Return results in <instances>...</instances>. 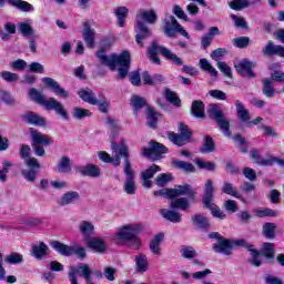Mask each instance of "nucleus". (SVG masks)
Here are the masks:
<instances>
[{
  "label": "nucleus",
  "mask_w": 284,
  "mask_h": 284,
  "mask_svg": "<svg viewBox=\"0 0 284 284\" xmlns=\"http://www.w3.org/2000/svg\"><path fill=\"white\" fill-rule=\"evenodd\" d=\"M95 55L98 57L100 63H102V65H106L110 68V70L114 71L118 68L119 79H125V77H128L132 61L130 51H123L119 55L115 53L108 55L105 54V49H101L95 53Z\"/></svg>",
  "instance_id": "obj_1"
},
{
  "label": "nucleus",
  "mask_w": 284,
  "mask_h": 284,
  "mask_svg": "<svg viewBox=\"0 0 284 284\" xmlns=\"http://www.w3.org/2000/svg\"><path fill=\"white\" fill-rule=\"evenodd\" d=\"M158 19L159 16L156 14V11H154V9L140 11L136 14L135 28L138 30V34L135 36V41L138 45H143V39H148L152 36L150 28H148L145 23H150L151 26H153V23H156Z\"/></svg>",
  "instance_id": "obj_2"
},
{
  "label": "nucleus",
  "mask_w": 284,
  "mask_h": 284,
  "mask_svg": "<svg viewBox=\"0 0 284 284\" xmlns=\"http://www.w3.org/2000/svg\"><path fill=\"white\" fill-rule=\"evenodd\" d=\"M29 97L34 101V103H38V105H43L44 110H53L55 114H59L64 121H69L70 116H68V111H65V108L63 106V103L59 102L54 98H50L49 100L45 99V95L41 94L39 90L36 88H31L29 90Z\"/></svg>",
  "instance_id": "obj_3"
},
{
  "label": "nucleus",
  "mask_w": 284,
  "mask_h": 284,
  "mask_svg": "<svg viewBox=\"0 0 284 284\" xmlns=\"http://www.w3.org/2000/svg\"><path fill=\"white\" fill-rule=\"evenodd\" d=\"M149 58L155 65H161V59L158 54H162L166 61L174 63L175 65H183V59L172 52L170 49L159 44L156 41H153L148 50Z\"/></svg>",
  "instance_id": "obj_4"
},
{
  "label": "nucleus",
  "mask_w": 284,
  "mask_h": 284,
  "mask_svg": "<svg viewBox=\"0 0 284 284\" xmlns=\"http://www.w3.org/2000/svg\"><path fill=\"white\" fill-rule=\"evenodd\" d=\"M202 203L206 210L211 211L213 219H219V221H225L227 219V214L219 205L214 204V184L212 180H207L204 185Z\"/></svg>",
  "instance_id": "obj_5"
},
{
  "label": "nucleus",
  "mask_w": 284,
  "mask_h": 284,
  "mask_svg": "<svg viewBox=\"0 0 284 284\" xmlns=\"http://www.w3.org/2000/svg\"><path fill=\"white\" fill-rule=\"evenodd\" d=\"M153 195L164 196L170 201L179 199V196H187L191 201H194V199H196V193L194 192V189H192V185L190 184L175 185L174 189H161L159 191H154Z\"/></svg>",
  "instance_id": "obj_6"
},
{
  "label": "nucleus",
  "mask_w": 284,
  "mask_h": 284,
  "mask_svg": "<svg viewBox=\"0 0 284 284\" xmlns=\"http://www.w3.org/2000/svg\"><path fill=\"white\" fill-rule=\"evenodd\" d=\"M29 134L31 136V148L36 156H45V145H52L54 141L50 135L39 132L34 128L29 129Z\"/></svg>",
  "instance_id": "obj_7"
},
{
  "label": "nucleus",
  "mask_w": 284,
  "mask_h": 284,
  "mask_svg": "<svg viewBox=\"0 0 284 284\" xmlns=\"http://www.w3.org/2000/svg\"><path fill=\"white\" fill-rule=\"evenodd\" d=\"M122 156H124V185L123 190L126 194H135L136 193V182L134 179H136V172H134V169H132V162H130V155L128 154L126 149H122L121 151Z\"/></svg>",
  "instance_id": "obj_8"
},
{
  "label": "nucleus",
  "mask_w": 284,
  "mask_h": 284,
  "mask_svg": "<svg viewBox=\"0 0 284 284\" xmlns=\"http://www.w3.org/2000/svg\"><path fill=\"white\" fill-rule=\"evenodd\" d=\"M207 114L210 119L217 123V128L223 132L224 136H232V131H230V120L226 119L223 110L219 104H210L207 109Z\"/></svg>",
  "instance_id": "obj_9"
},
{
  "label": "nucleus",
  "mask_w": 284,
  "mask_h": 284,
  "mask_svg": "<svg viewBox=\"0 0 284 284\" xmlns=\"http://www.w3.org/2000/svg\"><path fill=\"white\" fill-rule=\"evenodd\" d=\"M162 30L169 39H175L176 33L184 37V39H190V33L181 27L174 16H169L163 20Z\"/></svg>",
  "instance_id": "obj_10"
},
{
  "label": "nucleus",
  "mask_w": 284,
  "mask_h": 284,
  "mask_svg": "<svg viewBox=\"0 0 284 284\" xmlns=\"http://www.w3.org/2000/svg\"><path fill=\"white\" fill-rule=\"evenodd\" d=\"M178 132L179 133H166L169 141H171V143H174V145H178V148H183V145H187V143L192 141L193 133L190 130V126H187L185 123H179Z\"/></svg>",
  "instance_id": "obj_11"
},
{
  "label": "nucleus",
  "mask_w": 284,
  "mask_h": 284,
  "mask_svg": "<svg viewBox=\"0 0 284 284\" xmlns=\"http://www.w3.org/2000/svg\"><path fill=\"white\" fill-rule=\"evenodd\" d=\"M250 156L252 160H254V163H256V165H260L262 168L272 166L274 165V163L280 168H284V159L272 155H270L268 159H263V156L261 155V151L257 149H251Z\"/></svg>",
  "instance_id": "obj_12"
},
{
  "label": "nucleus",
  "mask_w": 284,
  "mask_h": 284,
  "mask_svg": "<svg viewBox=\"0 0 284 284\" xmlns=\"http://www.w3.org/2000/svg\"><path fill=\"white\" fill-rule=\"evenodd\" d=\"M149 145L150 148L142 149V156H146V159H151V161H159L162 154L168 153V148L162 143L150 141Z\"/></svg>",
  "instance_id": "obj_13"
},
{
  "label": "nucleus",
  "mask_w": 284,
  "mask_h": 284,
  "mask_svg": "<svg viewBox=\"0 0 284 284\" xmlns=\"http://www.w3.org/2000/svg\"><path fill=\"white\" fill-rule=\"evenodd\" d=\"M136 234H141V226L139 224H126L115 233V237L119 241H124V243H130Z\"/></svg>",
  "instance_id": "obj_14"
},
{
  "label": "nucleus",
  "mask_w": 284,
  "mask_h": 284,
  "mask_svg": "<svg viewBox=\"0 0 284 284\" xmlns=\"http://www.w3.org/2000/svg\"><path fill=\"white\" fill-rule=\"evenodd\" d=\"M234 68L237 73H240L245 79H256V73L252 70L256 68V62H252L247 59H244L234 64Z\"/></svg>",
  "instance_id": "obj_15"
},
{
  "label": "nucleus",
  "mask_w": 284,
  "mask_h": 284,
  "mask_svg": "<svg viewBox=\"0 0 284 284\" xmlns=\"http://www.w3.org/2000/svg\"><path fill=\"white\" fill-rule=\"evenodd\" d=\"M262 54H264V57H280L281 59H284V47L274 44L272 40H268L262 49Z\"/></svg>",
  "instance_id": "obj_16"
},
{
  "label": "nucleus",
  "mask_w": 284,
  "mask_h": 284,
  "mask_svg": "<svg viewBox=\"0 0 284 284\" xmlns=\"http://www.w3.org/2000/svg\"><path fill=\"white\" fill-rule=\"evenodd\" d=\"M191 223L195 230H201V232H209L212 229L210 220L201 213L194 214L191 217Z\"/></svg>",
  "instance_id": "obj_17"
},
{
  "label": "nucleus",
  "mask_w": 284,
  "mask_h": 284,
  "mask_svg": "<svg viewBox=\"0 0 284 284\" xmlns=\"http://www.w3.org/2000/svg\"><path fill=\"white\" fill-rule=\"evenodd\" d=\"M75 172H78V174H81V176H90L91 179H99V176H101V169L99 168V165L92 163L77 166Z\"/></svg>",
  "instance_id": "obj_18"
},
{
  "label": "nucleus",
  "mask_w": 284,
  "mask_h": 284,
  "mask_svg": "<svg viewBox=\"0 0 284 284\" xmlns=\"http://www.w3.org/2000/svg\"><path fill=\"white\" fill-rule=\"evenodd\" d=\"M22 121H24V123H28L29 125H36V128H45V125H48V121L45 120V118L32 111L23 114Z\"/></svg>",
  "instance_id": "obj_19"
},
{
  "label": "nucleus",
  "mask_w": 284,
  "mask_h": 284,
  "mask_svg": "<svg viewBox=\"0 0 284 284\" xmlns=\"http://www.w3.org/2000/svg\"><path fill=\"white\" fill-rule=\"evenodd\" d=\"M42 83H44L47 88L52 90V92H54L58 97H61L62 99H68L70 97V93L65 91V89L61 88V84H59V82H57L52 78H43Z\"/></svg>",
  "instance_id": "obj_20"
},
{
  "label": "nucleus",
  "mask_w": 284,
  "mask_h": 284,
  "mask_svg": "<svg viewBox=\"0 0 284 284\" xmlns=\"http://www.w3.org/2000/svg\"><path fill=\"white\" fill-rule=\"evenodd\" d=\"M212 247L215 254H223L224 256H232V250H234L232 246V240L225 237L216 244H213Z\"/></svg>",
  "instance_id": "obj_21"
},
{
  "label": "nucleus",
  "mask_w": 284,
  "mask_h": 284,
  "mask_svg": "<svg viewBox=\"0 0 284 284\" xmlns=\"http://www.w3.org/2000/svg\"><path fill=\"white\" fill-rule=\"evenodd\" d=\"M30 145L28 144H22L20 149V156L21 159H24L26 165L28 168H37V170L41 169V164L39 163V160L37 158H30Z\"/></svg>",
  "instance_id": "obj_22"
},
{
  "label": "nucleus",
  "mask_w": 284,
  "mask_h": 284,
  "mask_svg": "<svg viewBox=\"0 0 284 284\" xmlns=\"http://www.w3.org/2000/svg\"><path fill=\"white\" fill-rule=\"evenodd\" d=\"M111 150H113L114 152L119 150V153L115 154V156L112 159V162H111L115 168H119V165H121V156L125 159V155L121 154L122 150H126V154H129L130 156V150L128 149V144H125V140L123 139L120 142V146L116 144V142L112 141Z\"/></svg>",
  "instance_id": "obj_23"
},
{
  "label": "nucleus",
  "mask_w": 284,
  "mask_h": 284,
  "mask_svg": "<svg viewBox=\"0 0 284 284\" xmlns=\"http://www.w3.org/2000/svg\"><path fill=\"white\" fill-rule=\"evenodd\" d=\"M82 34H83V41L87 43V48L92 50V48H94L97 31H94V29H92V27H90L89 23H84Z\"/></svg>",
  "instance_id": "obj_24"
},
{
  "label": "nucleus",
  "mask_w": 284,
  "mask_h": 284,
  "mask_svg": "<svg viewBox=\"0 0 284 284\" xmlns=\"http://www.w3.org/2000/svg\"><path fill=\"white\" fill-rule=\"evenodd\" d=\"M81 199V194L77 191H68L67 193L62 194L60 201L58 204L61 207H65L67 205H73V203H77Z\"/></svg>",
  "instance_id": "obj_25"
},
{
  "label": "nucleus",
  "mask_w": 284,
  "mask_h": 284,
  "mask_svg": "<svg viewBox=\"0 0 284 284\" xmlns=\"http://www.w3.org/2000/svg\"><path fill=\"white\" fill-rule=\"evenodd\" d=\"M235 112L237 119L242 123H247L252 119V115H250V110L245 109V104H243L241 100H235Z\"/></svg>",
  "instance_id": "obj_26"
},
{
  "label": "nucleus",
  "mask_w": 284,
  "mask_h": 284,
  "mask_svg": "<svg viewBox=\"0 0 284 284\" xmlns=\"http://www.w3.org/2000/svg\"><path fill=\"white\" fill-rule=\"evenodd\" d=\"M48 244H44L43 242H40L39 244H32L31 245V255L37 258V261H43L45 256H48Z\"/></svg>",
  "instance_id": "obj_27"
},
{
  "label": "nucleus",
  "mask_w": 284,
  "mask_h": 284,
  "mask_svg": "<svg viewBox=\"0 0 284 284\" xmlns=\"http://www.w3.org/2000/svg\"><path fill=\"white\" fill-rule=\"evenodd\" d=\"M78 95L84 101V103H89V105H97V103H99L97 94L90 88L81 89L78 92Z\"/></svg>",
  "instance_id": "obj_28"
},
{
  "label": "nucleus",
  "mask_w": 284,
  "mask_h": 284,
  "mask_svg": "<svg viewBox=\"0 0 284 284\" xmlns=\"http://www.w3.org/2000/svg\"><path fill=\"white\" fill-rule=\"evenodd\" d=\"M190 200L187 197H174L171 200L170 207L171 210H182V212H187L190 210Z\"/></svg>",
  "instance_id": "obj_29"
},
{
  "label": "nucleus",
  "mask_w": 284,
  "mask_h": 284,
  "mask_svg": "<svg viewBox=\"0 0 284 284\" xmlns=\"http://www.w3.org/2000/svg\"><path fill=\"white\" fill-rule=\"evenodd\" d=\"M258 252L261 256L266 258V261H273L276 256V245L274 243L265 242L262 244V250Z\"/></svg>",
  "instance_id": "obj_30"
},
{
  "label": "nucleus",
  "mask_w": 284,
  "mask_h": 284,
  "mask_svg": "<svg viewBox=\"0 0 284 284\" xmlns=\"http://www.w3.org/2000/svg\"><path fill=\"white\" fill-rule=\"evenodd\" d=\"M85 243L88 247H90V250H93V252H98L99 254H103V252L108 250V246H105V242L100 237L89 239V241Z\"/></svg>",
  "instance_id": "obj_31"
},
{
  "label": "nucleus",
  "mask_w": 284,
  "mask_h": 284,
  "mask_svg": "<svg viewBox=\"0 0 284 284\" xmlns=\"http://www.w3.org/2000/svg\"><path fill=\"white\" fill-rule=\"evenodd\" d=\"M191 114L195 119H205V103L201 100H195L191 104Z\"/></svg>",
  "instance_id": "obj_32"
},
{
  "label": "nucleus",
  "mask_w": 284,
  "mask_h": 284,
  "mask_svg": "<svg viewBox=\"0 0 284 284\" xmlns=\"http://www.w3.org/2000/svg\"><path fill=\"white\" fill-rule=\"evenodd\" d=\"M161 216L165 219V221H170L171 223H181L182 221V215L178 211L173 210H168V209H161L160 210Z\"/></svg>",
  "instance_id": "obj_33"
},
{
  "label": "nucleus",
  "mask_w": 284,
  "mask_h": 284,
  "mask_svg": "<svg viewBox=\"0 0 284 284\" xmlns=\"http://www.w3.org/2000/svg\"><path fill=\"white\" fill-rule=\"evenodd\" d=\"M163 239H165V234L158 233L154 235L153 240L150 242V250L155 256H161V243H163Z\"/></svg>",
  "instance_id": "obj_34"
},
{
  "label": "nucleus",
  "mask_w": 284,
  "mask_h": 284,
  "mask_svg": "<svg viewBox=\"0 0 284 284\" xmlns=\"http://www.w3.org/2000/svg\"><path fill=\"white\" fill-rule=\"evenodd\" d=\"M7 3L16 8V10H20V12H32L34 10L31 3L23 0H7Z\"/></svg>",
  "instance_id": "obj_35"
},
{
  "label": "nucleus",
  "mask_w": 284,
  "mask_h": 284,
  "mask_svg": "<svg viewBox=\"0 0 284 284\" xmlns=\"http://www.w3.org/2000/svg\"><path fill=\"white\" fill-rule=\"evenodd\" d=\"M149 265L150 264L148 263V256H145V254L139 253L135 256V272H138V274H143L144 272H148Z\"/></svg>",
  "instance_id": "obj_36"
},
{
  "label": "nucleus",
  "mask_w": 284,
  "mask_h": 284,
  "mask_svg": "<svg viewBox=\"0 0 284 284\" xmlns=\"http://www.w3.org/2000/svg\"><path fill=\"white\" fill-rule=\"evenodd\" d=\"M221 190L223 194H227L229 196L243 201V195H241V192H239V189H236L232 182H224Z\"/></svg>",
  "instance_id": "obj_37"
},
{
  "label": "nucleus",
  "mask_w": 284,
  "mask_h": 284,
  "mask_svg": "<svg viewBox=\"0 0 284 284\" xmlns=\"http://www.w3.org/2000/svg\"><path fill=\"white\" fill-rule=\"evenodd\" d=\"M159 116H161V114L155 110H153L152 106L150 105L146 106V121H148L146 123L149 128H152L153 130H155L159 123Z\"/></svg>",
  "instance_id": "obj_38"
},
{
  "label": "nucleus",
  "mask_w": 284,
  "mask_h": 284,
  "mask_svg": "<svg viewBox=\"0 0 284 284\" xmlns=\"http://www.w3.org/2000/svg\"><path fill=\"white\" fill-rule=\"evenodd\" d=\"M51 247L61 254V256H72V246L65 245L59 241H52Z\"/></svg>",
  "instance_id": "obj_39"
},
{
  "label": "nucleus",
  "mask_w": 284,
  "mask_h": 284,
  "mask_svg": "<svg viewBox=\"0 0 284 284\" xmlns=\"http://www.w3.org/2000/svg\"><path fill=\"white\" fill-rule=\"evenodd\" d=\"M81 234L84 236V242L90 241V236L94 234V224L92 222L82 221L79 225Z\"/></svg>",
  "instance_id": "obj_40"
},
{
  "label": "nucleus",
  "mask_w": 284,
  "mask_h": 284,
  "mask_svg": "<svg viewBox=\"0 0 284 284\" xmlns=\"http://www.w3.org/2000/svg\"><path fill=\"white\" fill-rule=\"evenodd\" d=\"M216 150V144L211 135H206L203 139V145L200 148L202 154H210Z\"/></svg>",
  "instance_id": "obj_41"
},
{
  "label": "nucleus",
  "mask_w": 284,
  "mask_h": 284,
  "mask_svg": "<svg viewBox=\"0 0 284 284\" xmlns=\"http://www.w3.org/2000/svg\"><path fill=\"white\" fill-rule=\"evenodd\" d=\"M173 165L176 168V170H182V172H185V174H192L196 172V168L193 166L190 162L174 160Z\"/></svg>",
  "instance_id": "obj_42"
},
{
  "label": "nucleus",
  "mask_w": 284,
  "mask_h": 284,
  "mask_svg": "<svg viewBox=\"0 0 284 284\" xmlns=\"http://www.w3.org/2000/svg\"><path fill=\"white\" fill-rule=\"evenodd\" d=\"M262 234L268 240L276 239V224L272 222L264 223L262 226Z\"/></svg>",
  "instance_id": "obj_43"
},
{
  "label": "nucleus",
  "mask_w": 284,
  "mask_h": 284,
  "mask_svg": "<svg viewBox=\"0 0 284 284\" xmlns=\"http://www.w3.org/2000/svg\"><path fill=\"white\" fill-rule=\"evenodd\" d=\"M71 114L75 121H83V119H90V116H92V112L90 110L79 106L73 108Z\"/></svg>",
  "instance_id": "obj_44"
},
{
  "label": "nucleus",
  "mask_w": 284,
  "mask_h": 284,
  "mask_svg": "<svg viewBox=\"0 0 284 284\" xmlns=\"http://www.w3.org/2000/svg\"><path fill=\"white\" fill-rule=\"evenodd\" d=\"M70 163V158L62 156L57 165L58 172L60 174H70L72 172V165Z\"/></svg>",
  "instance_id": "obj_45"
},
{
  "label": "nucleus",
  "mask_w": 284,
  "mask_h": 284,
  "mask_svg": "<svg viewBox=\"0 0 284 284\" xmlns=\"http://www.w3.org/2000/svg\"><path fill=\"white\" fill-rule=\"evenodd\" d=\"M128 12L129 10L126 9V7H118L114 9V14L118 19V26H120V28L125 27V19L128 18Z\"/></svg>",
  "instance_id": "obj_46"
},
{
  "label": "nucleus",
  "mask_w": 284,
  "mask_h": 284,
  "mask_svg": "<svg viewBox=\"0 0 284 284\" xmlns=\"http://www.w3.org/2000/svg\"><path fill=\"white\" fill-rule=\"evenodd\" d=\"M18 32L26 38L34 37V29L30 22H18Z\"/></svg>",
  "instance_id": "obj_47"
},
{
  "label": "nucleus",
  "mask_w": 284,
  "mask_h": 284,
  "mask_svg": "<svg viewBox=\"0 0 284 284\" xmlns=\"http://www.w3.org/2000/svg\"><path fill=\"white\" fill-rule=\"evenodd\" d=\"M130 101L134 110V114H139V110L144 108V105H148V101H145L141 95H132Z\"/></svg>",
  "instance_id": "obj_48"
},
{
  "label": "nucleus",
  "mask_w": 284,
  "mask_h": 284,
  "mask_svg": "<svg viewBox=\"0 0 284 284\" xmlns=\"http://www.w3.org/2000/svg\"><path fill=\"white\" fill-rule=\"evenodd\" d=\"M262 93L267 99H272V97H274V94H276V89H274V85H272V80H270V79L263 80Z\"/></svg>",
  "instance_id": "obj_49"
},
{
  "label": "nucleus",
  "mask_w": 284,
  "mask_h": 284,
  "mask_svg": "<svg viewBox=\"0 0 284 284\" xmlns=\"http://www.w3.org/2000/svg\"><path fill=\"white\" fill-rule=\"evenodd\" d=\"M248 252L252 254V258L250 260L251 265L254 267H261L263 265V260H261V253L258 250L254 248V246H248Z\"/></svg>",
  "instance_id": "obj_50"
},
{
  "label": "nucleus",
  "mask_w": 284,
  "mask_h": 284,
  "mask_svg": "<svg viewBox=\"0 0 284 284\" xmlns=\"http://www.w3.org/2000/svg\"><path fill=\"white\" fill-rule=\"evenodd\" d=\"M164 95L166 101H169V103H172V105H175L176 108L181 106V99L179 98V95H176V92L170 89H165Z\"/></svg>",
  "instance_id": "obj_51"
},
{
  "label": "nucleus",
  "mask_w": 284,
  "mask_h": 284,
  "mask_svg": "<svg viewBox=\"0 0 284 284\" xmlns=\"http://www.w3.org/2000/svg\"><path fill=\"white\" fill-rule=\"evenodd\" d=\"M252 2L248 0H233L229 3L231 10H236L237 12L241 10H245V8H250Z\"/></svg>",
  "instance_id": "obj_52"
},
{
  "label": "nucleus",
  "mask_w": 284,
  "mask_h": 284,
  "mask_svg": "<svg viewBox=\"0 0 284 284\" xmlns=\"http://www.w3.org/2000/svg\"><path fill=\"white\" fill-rule=\"evenodd\" d=\"M194 163L200 170H207L209 172H214L216 170V164H214V162L202 161L201 158H195Z\"/></svg>",
  "instance_id": "obj_53"
},
{
  "label": "nucleus",
  "mask_w": 284,
  "mask_h": 284,
  "mask_svg": "<svg viewBox=\"0 0 284 284\" xmlns=\"http://www.w3.org/2000/svg\"><path fill=\"white\" fill-rule=\"evenodd\" d=\"M180 253L182 254V258H187L189 261H192V258H196V250L193 246L183 245L180 250Z\"/></svg>",
  "instance_id": "obj_54"
},
{
  "label": "nucleus",
  "mask_w": 284,
  "mask_h": 284,
  "mask_svg": "<svg viewBox=\"0 0 284 284\" xmlns=\"http://www.w3.org/2000/svg\"><path fill=\"white\" fill-rule=\"evenodd\" d=\"M199 65L201 70H204V72H209L210 74H212V77H217L219 71H216V69L212 67V64L210 63V61H207V59L205 58L201 59L199 62Z\"/></svg>",
  "instance_id": "obj_55"
},
{
  "label": "nucleus",
  "mask_w": 284,
  "mask_h": 284,
  "mask_svg": "<svg viewBox=\"0 0 284 284\" xmlns=\"http://www.w3.org/2000/svg\"><path fill=\"white\" fill-rule=\"evenodd\" d=\"M31 169H24L22 170L21 174L28 181L29 183H34L37 181V168L29 166Z\"/></svg>",
  "instance_id": "obj_56"
},
{
  "label": "nucleus",
  "mask_w": 284,
  "mask_h": 284,
  "mask_svg": "<svg viewBox=\"0 0 284 284\" xmlns=\"http://www.w3.org/2000/svg\"><path fill=\"white\" fill-rule=\"evenodd\" d=\"M105 123L111 130V139H116L119 136V122L114 118L108 116Z\"/></svg>",
  "instance_id": "obj_57"
},
{
  "label": "nucleus",
  "mask_w": 284,
  "mask_h": 284,
  "mask_svg": "<svg viewBox=\"0 0 284 284\" xmlns=\"http://www.w3.org/2000/svg\"><path fill=\"white\" fill-rule=\"evenodd\" d=\"M252 40L250 37H237L233 39V45L240 50H245Z\"/></svg>",
  "instance_id": "obj_58"
},
{
  "label": "nucleus",
  "mask_w": 284,
  "mask_h": 284,
  "mask_svg": "<svg viewBox=\"0 0 284 284\" xmlns=\"http://www.w3.org/2000/svg\"><path fill=\"white\" fill-rule=\"evenodd\" d=\"M6 263L9 265H21L23 263V256L17 252H12L6 257Z\"/></svg>",
  "instance_id": "obj_59"
},
{
  "label": "nucleus",
  "mask_w": 284,
  "mask_h": 284,
  "mask_svg": "<svg viewBox=\"0 0 284 284\" xmlns=\"http://www.w3.org/2000/svg\"><path fill=\"white\" fill-rule=\"evenodd\" d=\"M156 172H161V166L153 164L151 165L148 170H145L144 172H142L141 174V179H154V174Z\"/></svg>",
  "instance_id": "obj_60"
},
{
  "label": "nucleus",
  "mask_w": 284,
  "mask_h": 284,
  "mask_svg": "<svg viewBox=\"0 0 284 284\" xmlns=\"http://www.w3.org/2000/svg\"><path fill=\"white\" fill-rule=\"evenodd\" d=\"M0 77L3 81H7V83H17V81H19V74L10 71H1Z\"/></svg>",
  "instance_id": "obj_61"
},
{
  "label": "nucleus",
  "mask_w": 284,
  "mask_h": 284,
  "mask_svg": "<svg viewBox=\"0 0 284 284\" xmlns=\"http://www.w3.org/2000/svg\"><path fill=\"white\" fill-rule=\"evenodd\" d=\"M0 97L3 103H6L7 105H10V106L17 105V100H14V98L12 97V94H10V92L6 90H1Z\"/></svg>",
  "instance_id": "obj_62"
},
{
  "label": "nucleus",
  "mask_w": 284,
  "mask_h": 284,
  "mask_svg": "<svg viewBox=\"0 0 284 284\" xmlns=\"http://www.w3.org/2000/svg\"><path fill=\"white\" fill-rule=\"evenodd\" d=\"M172 181V174L170 173H163L156 176L155 183L159 187H165L166 183H170Z\"/></svg>",
  "instance_id": "obj_63"
},
{
  "label": "nucleus",
  "mask_w": 284,
  "mask_h": 284,
  "mask_svg": "<svg viewBox=\"0 0 284 284\" xmlns=\"http://www.w3.org/2000/svg\"><path fill=\"white\" fill-rule=\"evenodd\" d=\"M95 105H98L99 111L102 114H108V112H110V100H106L105 95H102V99L98 100V103Z\"/></svg>",
  "instance_id": "obj_64"
}]
</instances>
